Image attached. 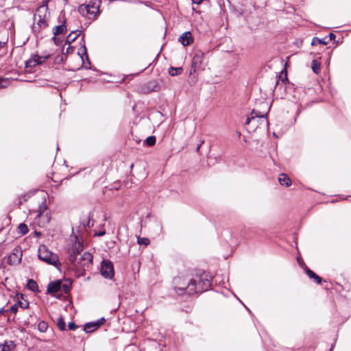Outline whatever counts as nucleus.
I'll list each match as a JSON object with an SVG mask.
<instances>
[{"label":"nucleus","instance_id":"6ab92c4d","mask_svg":"<svg viewBox=\"0 0 351 351\" xmlns=\"http://www.w3.org/2000/svg\"><path fill=\"white\" fill-rule=\"evenodd\" d=\"M278 181L280 184L282 186H289L291 184V181L290 178L285 173H282L280 175L278 178Z\"/></svg>","mask_w":351,"mask_h":351},{"label":"nucleus","instance_id":"2f4dec72","mask_svg":"<svg viewBox=\"0 0 351 351\" xmlns=\"http://www.w3.org/2000/svg\"><path fill=\"white\" fill-rule=\"evenodd\" d=\"M137 242L139 245H144L147 246L149 244L150 241L148 238L145 237H138Z\"/></svg>","mask_w":351,"mask_h":351},{"label":"nucleus","instance_id":"7ed1b4c3","mask_svg":"<svg viewBox=\"0 0 351 351\" xmlns=\"http://www.w3.org/2000/svg\"><path fill=\"white\" fill-rule=\"evenodd\" d=\"M38 256L40 260L49 265H53L57 268H59L60 266L58 256L51 252L45 245L40 246Z\"/></svg>","mask_w":351,"mask_h":351},{"label":"nucleus","instance_id":"9d476101","mask_svg":"<svg viewBox=\"0 0 351 351\" xmlns=\"http://www.w3.org/2000/svg\"><path fill=\"white\" fill-rule=\"evenodd\" d=\"M93 261V256L90 253L85 252L84 253L79 259H77L75 266L79 267H85L88 266V265Z\"/></svg>","mask_w":351,"mask_h":351},{"label":"nucleus","instance_id":"58836bf2","mask_svg":"<svg viewBox=\"0 0 351 351\" xmlns=\"http://www.w3.org/2000/svg\"><path fill=\"white\" fill-rule=\"evenodd\" d=\"M106 234V231L105 230H102V231H99V232H97L94 234V236H97V237H102L104 235H105Z\"/></svg>","mask_w":351,"mask_h":351},{"label":"nucleus","instance_id":"f03ea898","mask_svg":"<svg viewBox=\"0 0 351 351\" xmlns=\"http://www.w3.org/2000/svg\"><path fill=\"white\" fill-rule=\"evenodd\" d=\"M175 289L177 291H180L182 293L184 291L189 295L194 294L196 289L193 283V279L190 278L176 277L173 280Z\"/></svg>","mask_w":351,"mask_h":351},{"label":"nucleus","instance_id":"cd10ccee","mask_svg":"<svg viewBox=\"0 0 351 351\" xmlns=\"http://www.w3.org/2000/svg\"><path fill=\"white\" fill-rule=\"evenodd\" d=\"M57 326L59 329L62 331L66 330V324L64 321V319L62 316H59L57 319Z\"/></svg>","mask_w":351,"mask_h":351},{"label":"nucleus","instance_id":"f257e3e1","mask_svg":"<svg viewBox=\"0 0 351 351\" xmlns=\"http://www.w3.org/2000/svg\"><path fill=\"white\" fill-rule=\"evenodd\" d=\"M49 0L43 1L36 10L34 16V23L32 29L34 34H38L43 29L48 27V21L50 18V12L49 11L48 3Z\"/></svg>","mask_w":351,"mask_h":351},{"label":"nucleus","instance_id":"79ce46f5","mask_svg":"<svg viewBox=\"0 0 351 351\" xmlns=\"http://www.w3.org/2000/svg\"><path fill=\"white\" fill-rule=\"evenodd\" d=\"M193 3L200 4L202 2V0H192Z\"/></svg>","mask_w":351,"mask_h":351},{"label":"nucleus","instance_id":"4be33fe9","mask_svg":"<svg viewBox=\"0 0 351 351\" xmlns=\"http://www.w3.org/2000/svg\"><path fill=\"white\" fill-rule=\"evenodd\" d=\"M27 288L32 291H38V286L36 281L32 279H29L27 283Z\"/></svg>","mask_w":351,"mask_h":351},{"label":"nucleus","instance_id":"1a4fd4ad","mask_svg":"<svg viewBox=\"0 0 351 351\" xmlns=\"http://www.w3.org/2000/svg\"><path fill=\"white\" fill-rule=\"evenodd\" d=\"M105 322L104 318H101L95 322L86 323L84 326V330L86 332H92L99 328Z\"/></svg>","mask_w":351,"mask_h":351},{"label":"nucleus","instance_id":"4468645a","mask_svg":"<svg viewBox=\"0 0 351 351\" xmlns=\"http://www.w3.org/2000/svg\"><path fill=\"white\" fill-rule=\"evenodd\" d=\"M62 282L60 280L50 282L47 285V292L53 296H56V293L61 290Z\"/></svg>","mask_w":351,"mask_h":351},{"label":"nucleus","instance_id":"2eb2a0df","mask_svg":"<svg viewBox=\"0 0 351 351\" xmlns=\"http://www.w3.org/2000/svg\"><path fill=\"white\" fill-rule=\"evenodd\" d=\"M178 41L184 47L190 45L193 42L191 32H184L178 38Z\"/></svg>","mask_w":351,"mask_h":351},{"label":"nucleus","instance_id":"ea45409f","mask_svg":"<svg viewBox=\"0 0 351 351\" xmlns=\"http://www.w3.org/2000/svg\"><path fill=\"white\" fill-rule=\"evenodd\" d=\"M203 143H204V141H201V143H200V144H199V145H198V146L196 147V149H195V150H196V152H198L199 151V149H200V147H201V146H202V145Z\"/></svg>","mask_w":351,"mask_h":351},{"label":"nucleus","instance_id":"f3484780","mask_svg":"<svg viewBox=\"0 0 351 351\" xmlns=\"http://www.w3.org/2000/svg\"><path fill=\"white\" fill-rule=\"evenodd\" d=\"M81 33V30L72 31L66 37V44H71L75 41Z\"/></svg>","mask_w":351,"mask_h":351},{"label":"nucleus","instance_id":"9b49d317","mask_svg":"<svg viewBox=\"0 0 351 351\" xmlns=\"http://www.w3.org/2000/svg\"><path fill=\"white\" fill-rule=\"evenodd\" d=\"M203 59L204 53L200 50L196 51L192 61V68L193 69L194 71H195L197 69L199 68Z\"/></svg>","mask_w":351,"mask_h":351},{"label":"nucleus","instance_id":"a19ab883","mask_svg":"<svg viewBox=\"0 0 351 351\" xmlns=\"http://www.w3.org/2000/svg\"><path fill=\"white\" fill-rule=\"evenodd\" d=\"M54 43L58 45L59 42V38L56 37V36H53V38Z\"/></svg>","mask_w":351,"mask_h":351},{"label":"nucleus","instance_id":"a211bd4d","mask_svg":"<svg viewBox=\"0 0 351 351\" xmlns=\"http://www.w3.org/2000/svg\"><path fill=\"white\" fill-rule=\"evenodd\" d=\"M14 348L15 344L12 341L0 344V351H12Z\"/></svg>","mask_w":351,"mask_h":351},{"label":"nucleus","instance_id":"39448f33","mask_svg":"<svg viewBox=\"0 0 351 351\" xmlns=\"http://www.w3.org/2000/svg\"><path fill=\"white\" fill-rule=\"evenodd\" d=\"M78 11L81 15L88 19H95L99 13V7L90 4L81 5L78 8Z\"/></svg>","mask_w":351,"mask_h":351},{"label":"nucleus","instance_id":"dca6fc26","mask_svg":"<svg viewBox=\"0 0 351 351\" xmlns=\"http://www.w3.org/2000/svg\"><path fill=\"white\" fill-rule=\"evenodd\" d=\"M66 32V20L63 21L62 24L60 25H57L53 29V34L54 36H58L61 34H64Z\"/></svg>","mask_w":351,"mask_h":351},{"label":"nucleus","instance_id":"f8f14e48","mask_svg":"<svg viewBox=\"0 0 351 351\" xmlns=\"http://www.w3.org/2000/svg\"><path fill=\"white\" fill-rule=\"evenodd\" d=\"M145 93H150L153 91H158L160 89V82L158 80H154L149 81L143 88Z\"/></svg>","mask_w":351,"mask_h":351},{"label":"nucleus","instance_id":"5701e85b","mask_svg":"<svg viewBox=\"0 0 351 351\" xmlns=\"http://www.w3.org/2000/svg\"><path fill=\"white\" fill-rule=\"evenodd\" d=\"M183 71V69L182 67H173L171 66L169 69V73L171 76H176L180 75Z\"/></svg>","mask_w":351,"mask_h":351},{"label":"nucleus","instance_id":"f704fd0d","mask_svg":"<svg viewBox=\"0 0 351 351\" xmlns=\"http://www.w3.org/2000/svg\"><path fill=\"white\" fill-rule=\"evenodd\" d=\"M7 311L8 312L11 311L13 312L14 313H16L18 311V306L16 304H14L9 309H7Z\"/></svg>","mask_w":351,"mask_h":351},{"label":"nucleus","instance_id":"49530a36","mask_svg":"<svg viewBox=\"0 0 351 351\" xmlns=\"http://www.w3.org/2000/svg\"><path fill=\"white\" fill-rule=\"evenodd\" d=\"M87 226H90V220H88V223H87Z\"/></svg>","mask_w":351,"mask_h":351},{"label":"nucleus","instance_id":"c03bdc74","mask_svg":"<svg viewBox=\"0 0 351 351\" xmlns=\"http://www.w3.org/2000/svg\"><path fill=\"white\" fill-rule=\"evenodd\" d=\"M83 52H84V55L86 56V58H88V55H87V52H86V47L84 46L83 47Z\"/></svg>","mask_w":351,"mask_h":351},{"label":"nucleus","instance_id":"72a5a7b5","mask_svg":"<svg viewBox=\"0 0 351 351\" xmlns=\"http://www.w3.org/2000/svg\"><path fill=\"white\" fill-rule=\"evenodd\" d=\"M9 84L8 79L0 78V88H6Z\"/></svg>","mask_w":351,"mask_h":351},{"label":"nucleus","instance_id":"a878e982","mask_svg":"<svg viewBox=\"0 0 351 351\" xmlns=\"http://www.w3.org/2000/svg\"><path fill=\"white\" fill-rule=\"evenodd\" d=\"M311 67L313 71L316 74H318L321 71V64L316 60L312 61Z\"/></svg>","mask_w":351,"mask_h":351},{"label":"nucleus","instance_id":"aec40b11","mask_svg":"<svg viewBox=\"0 0 351 351\" xmlns=\"http://www.w3.org/2000/svg\"><path fill=\"white\" fill-rule=\"evenodd\" d=\"M306 273L310 278L314 279L317 284L321 283L322 278L319 276H317L315 272H313L312 270H311L308 268H306Z\"/></svg>","mask_w":351,"mask_h":351},{"label":"nucleus","instance_id":"412c9836","mask_svg":"<svg viewBox=\"0 0 351 351\" xmlns=\"http://www.w3.org/2000/svg\"><path fill=\"white\" fill-rule=\"evenodd\" d=\"M256 117H259V118L262 119L263 120H264L265 115L264 114H260L259 113H258L255 110H253L252 112V117L247 118L246 121H245V124L246 125L250 124V123L252 121H254Z\"/></svg>","mask_w":351,"mask_h":351},{"label":"nucleus","instance_id":"0eeeda50","mask_svg":"<svg viewBox=\"0 0 351 351\" xmlns=\"http://www.w3.org/2000/svg\"><path fill=\"white\" fill-rule=\"evenodd\" d=\"M100 272L105 278L112 279L114 276L112 263L108 260H104L101 263Z\"/></svg>","mask_w":351,"mask_h":351},{"label":"nucleus","instance_id":"c756f323","mask_svg":"<svg viewBox=\"0 0 351 351\" xmlns=\"http://www.w3.org/2000/svg\"><path fill=\"white\" fill-rule=\"evenodd\" d=\"M145 144L149 147H152L156 143V137L154 136H148L145 141Z\"/></svg>","mask_w":351,"mask_h":351},{"label":"nucleus","instance_id":"ddd939ff","mask_svg":"<svg viewBox=\"0 0 351 351\" xmlns=\"http://www.w3.org/2000/svg\"><path fill=\"white\" fill-rule=\"evenodd\" d=\"M83 245L79 243L77 246H75L72 248V250L70 253L69 260L73 265H76L77 261V256L82 251Z\"/></svg>","mask_w":351,"mask_h":351},{"label":"nucleus","instance_id":"c9c22d12","mask_svg":"<svg viewBox=\"0 0 351 351\" xmlns=\"http://www.w3.org/2000/svg\"><path fill=\"white\" fill-rule=\"evenodd\" d=\"M68 327L71 330H75L77 328V325L74 322H69Z\"/></svg>","mask_w":351,"mask_h":351},{"label":"nucleus","instance_id":"6e6552de","mask_svg":"<svg viewBox=\"0 0 351 351\" xmlns=\"http://www.w3.org/2000/svg\"><path fill=\"white\" fill-rule=\"evenodd\" d=\"M22 258V251L20 248L16 247L8 258V263L10 265L19 264Z\"/></svg>","mask_w":351,"mask_h":351},{"label":"nucleus","instance_id":"c85d7f7f","mask_svg":"<svg viewBox=\"0 0 351 351\" xmlns=\"http://www.w3.org/2000/svg\"><path fill=\"white\" fill-rule=\"evenodd\" d=\"M48 328V324L45 321H41L38 324V329L40 332H45Z\"/></svg>","mask_w":351,"mask_h":351},{"label":"nucleus","instance_id":"423d86ee","mask_svg":"<svg viewBox=\"0 0 351 351\" xmlns=\"http://www.w3.org/2000/svg\"><path fill=\"white\" fill-rule=\"evenodd\" d=\"M48 56H39L38 55L32 56L29 60L25 61V69L29 73H32L36 66L43 64Z\"/></svg>","mask_w":351,"mask_h":351},{"label":"nucleus","instance_id":"4c0bfd02","mask_svg":"<svg viewBox=\"0 0 351 351\" xmlns=\"http://www.w3.org/2000/svg\"><path fill=\"white\" fill-rule=\"evenodd\" d=\"M5 52L3 47V44L0 43V58L5 55Z\"/></svg>","mask_w":351,"mask_h":351},{"label":"nucleus","instance_id":"e433bc0d","mask_svg":"<svg viewBox=\"0 0 351 351\" xmlns=\"http://www.w3.org/2000/svg\"><path fill=\"white\" fill-rule=\"evenodd\" d=\"M326 37H328V39L326 40V41H328V43L330 40H335V38H336V36L333 33H330V34L328 36H327Z\"/></svg>","mask_w":351,"mask_h":351},{"label":"nucleus","instance_id":"7c9ffc66","mask_svg":"<svg viewBox=\"0 0 351 351\" xmlns=\"http://www.w3.org/2000/svg\"><path fill=\"white\" fill-rule=\"evenodd\" d=\"M47 210V205L45 202H43L40 205H39L38 208V215L37 217H40L44 212Z\"/></svg>","mask_w":351,"mask_h":351},{"label":"nucleus","instance_id":"bb28decb","mask_svg":"<svg viewBox=\"0 0 351 351\" xmlns=\"http://www.w3.org/2000/svg\"><path fill=\"white\" fill-rule=\"evenodd\" d=\"M18 230L21 234L25 235L28 232L29 229L25 223H21L18 226Z\"/></svg>","mask_w":351,"mask_h":351},{"label":"nucleus","instance_id":"37998d69","mask_svg":"<svg viewBox=\"0 0 351 351\" xmlns=\"http://www.w3.org/2000/svg\"><path fill=\"white\" fill-rule=\"evenodd\" d=\"M6 312H8V311H7V310H5V309H4V308H0V315H1V314H3V313H6Z\"/></svg>","mask_w":351,"mask_h":351},{"label":"nucleus","instance_id":"a18cd8bd","mask_svg":"<svg viewBox=\"0 0 351 351\" xmlns=\"http://www.w3.org/2000/svg\"><path fill=\"white\" fill-rule=\"evenodd\" d=\"M70 50H73V47H68L67 49H66V53H69Z\"/></svg>","mask_w":351,"mask_h":351},{"label":"nucleus","instance_id":"393cba45","mask_svg":"<svg viewBox=\"0 0 351 351\" xmlns=\"http://www.w3.org/2000/svg\"><path fill=\"white\" fill-rule=\"evenodd\" d=\"M328 37H324L323 38H318L317 37H314L312 40L311 45H317L318 44H322L324 45H326L328 44V41L326 40Z\"/></svg>","mask_w":351,"mask_h":351},{"label":"nucleus","instance_id":"b1692460","mask_svg":"<svg viewBox=\"0 0 351 351\" xmlns=\"http://www.w3.org/2000/svg\"><path fill=\"white\" fill-rule=\"evenodd\" d=\"M18 304L23 309L27 308L29 306V302L24 298L23 294H21L20 298H18Z\"/></svg>","mask_w":351,"mask_h":351},{"label":"nucleus","instance_id":"20e7f679","mask_svg":"<svg viewBox=\"0 0 351 351\" xmlns=\"http://www.w3.org/2000/svg\"><path fill=\"white\" fill-rule=\"evenodd\" d=\"M193 279L196 289L195 293L207 291L211 286V278L205 272L196 276Z\"/></svg>","mask_w":351,"mask_h":351},{"label":"nucleus","instance_id":"473e14b6","mask_svg":"<svg viewBox=\"0 0 351 351\" xmlns=\"http://www.w3.org/2000/svg\"><path fill=\"white\" fill-rule=\"evenodd\" d=\"M71 281H69V283L62 284L61 289H62L65 293H68L71 291Z\"/></svg>","mask_w":351,"mask_h":351}]
</instances>
